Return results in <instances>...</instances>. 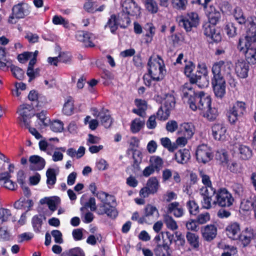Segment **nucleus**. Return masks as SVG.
<instances>
[{"mask_svg": "<svg viewBox=\"0 0 256 256\" xmlns=\"http://www.w3.org/2000/svg\"><path fill=\"white\" fill-rule=\"evenodd\" d=\"M200 114L206 118L208 120L212 121L216 118L218 116V112L215 108H212L210 106V108H208V110L204 111Z\"/></svg>", "mask_w": 256, "mask_h": 256, "instance_id": "79ce46f5", "label": "nucleus"}, {"mask_svg": "<svg viewBox=\"0 0 256 256\" xmlns=\"http://www.w3.org/2000/svg\"><path fill=\"white\" fill-rule=\"evenodd\" d=\"M224 30L229 37H234L237 34V28L232 22H228L226 25Z\"/></svg>", "mask_w": 256, "mask_h": 256, "instance_id": "49530a36", "label": "nucleus"}, {"mask_svg": "<svg viewBox=\"0 0 256 256\" xmlns=\"http://www.w3.org/2000/svg\"><path fill=\"white\" fill-rule=\"evenodd\" d=\"M170 112L161 106L157 112L158 118L160 120H166L168 118Z\"/></svg>", "mask_w": 256, "mask_h": 256, "instance_id": "5fc2aeb1", "label": "nucleus"}, {"mask_svg": "<svg viewBox=\"0 0 256 256\" xmlns=\"http://www.w3.org/2000/svg\"><path fill=\"white\" fill-rule=\"evenodd\" d=\"M197 222L194 220L190 219L186 223V226L188 230L197 232L198 230V226Z\"/></svg>", "mask_w": 256, "mask_h": 256, "instance_id": "6e6d98bb", "label": "nucleus"}, {"mask_svg": "<svg viewBox=\"0 0 256 256\" xmlns=\"http://www.w3.org/2000/svg\"><path fill=\"white\" fill-rule=\"evenodd\" d=\"M186 63L184 72L186 76L190 78V82L192 84H196L201 88L207 87L209 84V80L206 76H200L194 74L193 72L195 68V66L190 61L184 60Z\"/></svg>", "mask_w": 256, "mask_h": 256, "instance_id": "423d86ee", "label": "nucleus"}, {"mask_svg": "<svg viewBox=\"0 0 256 256\" xmlns=\"http://www.w3.org/2000/svg\"><path fill=\"white\" fill-rule=\"evenodd\" d=\"M248 64L243 60H238L234 64V71L236 76L241 78L248 76Z\"/></svg>", "mask_w": 256, "mask_h": 256, "instance_id": "dca6fc26", "label": "nucleus"}, {"mask_svg": "<svg viewBox=\"0 0 256 256\" xmlns=\"http://www.w3.org/2000/svg\"><path fill=\"white\" fill-rule=\"evenodd\" d=\"M226 230L229 238L234 240H238L240 232V224L236 222H232L226 226Z\"/></svg>", "mask_w": 256, "mask_h": 256, "instance_id": "4be33fe9", "label": "nucleus"}, {"mask_svg": "<svg viewBox=\"0 0 256 256\" xmlns=\"http://www.w3.org/2000/svg\"><path fill=\"white\" fill-rule=\"evenodd\" d=\"M30 12V8L26 3L14 5L12 8V14L9 16L8 22L12 24H16L20 19L28 16Z\"/></svg>", "mask_w": 256, "mask_h": 256, "instance_id": "6e6552de", "label": "nucleus"}, {"mask_svg": "<svg viewBox=\"0 0 256 256\" xmlns=\"http://www.w3.org/2000/svg\"><path fill=\"white\" fill-rule=\"evenodd\" d=\"M51 234L54 238L56 243L60 244L63 242L62 234L60 230H53L51 232Z\"/></svg>", "mask_w": 256, "mask_h": 256, "instance_id": "052dcab7", "label": "nucleus"}, {"mask_svg": "<svg viewBox=\"0 0 256 256\" xmlns=\"http://www.w3.org/2000/svg\"><path fill=\"white\" fill-rule=\"evenodd\" d=\"M96 196L102 202L98 209V214H106L108 216L115 218L118 216V212L113 206L115 204L114 196L104 192H98L96 194Z\"/></svg>", "mask_w": 256, "mask_h": 256, "instance_id": "39448f33", "label": "nucleus"}, {"mask_svg": "<svg viewBox=\"0 0 256 256\" xmlns=\"http://www.w3.org/2000/svg\"><path fill=\"white\" fill-rule=\"evenodd\" d=\"M144 6L146 10L151 14H156L158 12V5L154 0H145Z\"/></svg>", "mask_w": 256, "mask_h": 256, "instance_id": "c9c22d12", "label": "nucleus"}, {"mask_svg": "<svg viewBox=\"0 0 256 256\" xmlns=\"http://www.w3.org/2000/svg\"><path fill=\"white\" fill-rule=\"evenodd\" d=\"M240 158L243 160H247L252 156V151L246 146L240 145L238 148Z\"/></svg>", "mask_w": 256, "mask_h": 256, "instance_id": "e433bc0d", "label": "nucleus"}, {"mask_svg": "<svg viewBox=\"0 0 256 256\" xmlns=\"http://www.w3.org/2000/svg\"><path fill=\"white\" fill-rule=\"evenodd\" d=\"M32 223L34 231L39 232L40 231L42 223V216H34L32 218Z\"/></svg>", "mask_w": 256, "mask_h": 256, "instance_id": "37998d69", "label": "nucleus"}, {"mask_svg": "<svg viewBox=\"0 0 256 256\" xmlns=\"http://www.w3.org/2000/svg\"><path fill=\"white\" fill-rule=\"evenodd\" d=\"M186 238L192 248L194 249L198 248L200 246V238L198 234L188 232L186 234Z\"/></svg>", "mask_w": 256, "mask_h": 256, "instance_id": "c756f323", "label": "nucleus"}, {"mask_svg": "<svg viewBox=\"0 0 256 256\" xmlns=\"http://www.w3.org/2000/svg\"><path fill=\"white\" fill-rule=\"evenodd\" d=\"M96 117L100 120L102 124L106 128L110 127L112 124V120L108 110H102L98 112Z\"/></svg>", "mask_w": 256, "mask_h": 256, "instance_id": "393cba45", "label": "nucleus"}, {"mask_svg": "<svg viewBox=\"0 0 256 256\" xmlns=\"http://www.w3.org/2000/svg\"><path fill=\"white\" fill-rule=\"evenodd\" d=\"M150 165L156 171H160L162 168L163 165V160L161 158L158 156H154L150 160Z\"/></svg>", "mask_w": 256, "mask_h": 256, "instance_id": "f704fd0d", "label": "nucleus"}, {"mask_svg": "<svg viewBox=\"0 0 256 256\" xmlns=\"http://www.w3.org/2000/svg\"><path fill=\"white\" fill-rule=\"evenodd\" d=\"M76 38L78 40L83 42L86 46L93 47L94 46L92 42L93 35L90 32L84 31L78 32Z\"/></svg>", "mask_w": 256, "mask_h": 256, "instance_id": "5701e85b", "label": "nucleus"}, {"mask_svg": "<svg viewBox=\"0 0 256 256\" xmlns=\"http://www.w3.org/2000/svg\"><path fill=\"white\" fill-rule=\"evenodd\" d=\"M122 11L128 15L137 16L140 14V7L132 0H126L122 5Z\"/></svg>", "mask_w": 256, "mask_h": 256, "instance_id": "2eb2a0df", "label": "nucleus"}, {"mask_svg": "<svg viewBox=\"0 0 256 256\" xmlns=\"http://www.w3.org/2000/svg\"><path fill=\"white\" fill-rule=\"evenodd\" d=\"M50 129L54 132H61L64 130V124L60 120H54L50 124Z\"/></svg>", "mask_w": 256, "mask_h": 256, "instance_id": "3c124183", "label": "nucleus"}, {"mask_svg": "<svg viewBox=\"0 0 256 256\" xmlns=\"http://www.w3.org/2000/svg\"><path fill=\"white\" fill-rule=\"evenodd\" d=\"M46 112L44 110H42L40 112L36 114L38 118V122L40 127L46 126L50 123V120L46 116Z\"/></svg>", "mask_w": 256, "mask_h": 256, "instance_id": "a19ab883", "label": "nucleus"}, {"mask_svg": "<svg viewBox=\"0 0 256 256\" xmlns=\"http://www.w3.org/2000/svg\"><path fill=\"white\" fill-rule=\"evenodd\" d=\"M52 22L54 24H62L64 26H67L68 23L64 18L61 16H54L52 18Z\"/></svg>", "mask_w": 256, "mask_h": 256, "instance_id": "69168bd1", "label": "nucleus"}, {"mask_svg": "<svg viewBox=\"0 0 256 256\" xmlns=\"http://www.w3.org/2000/svg\"><path fill=\"white\" fill-rule=\"evenodd\" d=\"M210 220V215L208 212H206L200 214L196 218V222L200 224H204L209 221Z\"/></svg>", "mask_w": 256, "mask_h": 256, "instance_id": "13d9d810", "label": "nucleus"}, {"mask_svg": "<svg viewBox=\"0 0 256 256\" xmlns=\"http://www.w3.org/2000/svg\"><path fill=\"white\" fill-rule=\"evenodd\" d=\"M11 71L14 76L18 80H22L24 77V72L20 68L12 66L10 68Z\"/></svg>", "mask_w": 256, "mask_h": 256, "instance_id": "864d4df0", "label": "nucleus"}, {"mask_svg": "<svg viewBox=\"0 0 256 256\" xmlns=\"http://www.w3.org/2000/svg\"><path fill=\"white\" fill-rule=\"evenodd\" d=\"M156 256H170L171 254L168 244H158L154 250Z\"/></svg>", "mask_w": 256, "mask_h": 256, "instance_id": "c85d7f7f", "label": "nucleus"}, {"mask_svg": "<svg viewBox=\"0 0 256 256\" xmlns=\"http://www.w3.org/2000/svg\"><path fill=\"white\" fill-rule=\"evenodd\" d=\"M190 158V151L187 149H182L178 150L175 154L176 161L181 164H185L188 162Z\"/></svg>", "mask_w": 256, "mask_h": 256, "instance_id": "a878e982", "label": "nucleus"}, {"mask_svg": "<svg viewBox=\"0 0 256 256\" xmlns=\"http://www.w3.org/2000/svg\"><path fill=\"white\" fill-rule=\"evenodd\" d=\"M118 21L115 14H112L104 26L105 28H108L110 32L114 34L118 28Z\"/></svg>", "mask_w": 256, "mask_h": 256, "instance_id": "7c9ffc66", "label": "nucleus"}, {"mask_svg": "<svg viewBox=\"0 0 256 256\" xmlns=\"http://www.w3.org/2000/svg\"><path fill=\"white\" fill-rule=\"evenodd\" d=\"M232 66L230 61L220 60L214 62L212 68L213 75L212 80H225V76H230Z\"/></svg>", "mask_w": 256, "mask_h": 256, "instance_id": "0eeeda50", "label": "nucleus"}, {"mask_svg": "<svg viewBox=\"0 0 256 256\" xmlns=\"http://www.w3.org/2000/svg\"><path fill=\"white\" fill-rule=\"evenodd\" d=\"M174 238V235L171 234L170 232H162V244H166L169 246L172 244Z\"/></svg>", "mask_w": 256, "mask_h": 256, "instance_id": "4d7b16f0", "label": "nucleus"}, {"mask_svg": "<svg viewBox=\"0 0 256 256\" xmlns=\"http://www.w3.org/2000/svg\"><path fill=\"white\" fill-rule=\"evenodd\" d=\"M178 22L180 26L184 27L186 32H190L193 28H196L199 24V18L197 13L190 12L186 16L179 17Z\"/></svg>", "mask_w": 256, "mask_h": 256, "instance_id": "9d476101", "label": "nucleus"}, {"mask_svg": "<svg viewBox=\"0 0 256 256\" xmlns=\"http://www.w3.org/2000/svg\"><path fill=\"white\" fill-rule=\"evenodd\" d=\"M164 222L168 228L172 230H175L178 228L176 221L168 214H166L164 218Z\"/></svg>", "mask_w": 256, "mask_h": 256, "instance_id": "72a5a7b5", "label": "nucleus"}, {"mask_svg": "<svg viewBox=\"0 0 256 256\" xmlns=\"http://www.w3.org/2000/svg\"><path fill=\"white\" fill-rule=\"evenodd\" d=\"M200 176L202 178V184H204V186H212V182L210 180V178L208 176L205 174L204 172L202 170H199Z\"/></svg>", "mask_w": 256, "mask_h": 256, "instance_id": "680f3d73", "label": "nucleus"}, {"mask_svg": "<svg viewBox=\"0 0 256 256\" xmlns=\"http://www.w3.org/2000/svg\"><path fill=\"white\" fill-rule=\"evenodd\" d=\"M216 159L220 161L222 164L226 165L228 162L227 153L223 150L217 152L216 154Z\"/></svg>", "mask_w": 256, "mask_h": 256, "instance_id": "8fccbe9b", "label": "nucleus"}, {"mask_svg": "<svg viewBox=\"0 0 256 256\" xmlns=\"http://www.w3.org/2000/svg\"><path fill=\"white\" fill-rule=\"evenodd\" d=\"M160 186L158 178L156 176H152L148 180L146 186L140 190V195L142 198H147L150 194L156 193Z\"/></svg>", "mask_w": 256, "mask_h": 256, "instance_id": "f8f14e48", "label": "nucleus"}, {"mask_svg": "<svg viewBox=\"0 0 256 256\" xmlns=\"http://www.w3.org/2000/svg\"><path fill=\"white\" fill-rule=\"evenodd\" d=\"M60 200L58 197L54 196L50 198L48 202L49 209L52 212L55 211L58 206L60 204Z\"/></svg>", "mask_w": 256, "mask_h": 256, "instance_id": "de8ad7c7", "label": "nucleus"}, {"mask_svg": "<svg viewBox=\"0 0 256 256\" xmlns=\"http://www.w3.org/2000/svg\"><path fill=\"white\" fill-rule=\"evenodd\" d=\"M86 2L84 5V8L86 11L90 13L94 12V10L93 8L94 1L92 0H86Z\"/></svg>", "mask_w": 256, "mask_h": 256, "instance_id": "774afa93", "label": "nucleus"}, {"mask_svg": "<svg viewBox=\"0 0 256 256\" xmlns=\"http://www.w3.org/2000/svg\"><path fill=\"white\" fill-rule=\"evenodd\" d=\"M96 167L99 170H105L108 168V164L104 159L100 158L97 161Z\"/></svg>", "mask_w": 256, "mask_h": 256, "instance_id": "e2e57ef3", "label": "nucleus"}, {"mask_svg": "<svg viewBox=\"0 0 256 256\" xmlns=\"http://www.w3.org/2000/svg\"><path fill=\"white\" fill-rule=\"evenodd\" d=\"M188 4V0H172V4L173 8L178 10H185Z\"/></svg>", "mask_w": 256, "mask_h": 256, "instance_id": "c03bdc74", "label": "nucleus"}, {"mask_svg": "<svg viewBox=\"0 0 256 256\" xmlns=\"http://www.w3.org/2000/svg\"><path fill=\"white\" fill-rule=\"evenodd\" d=\"M46 176L47 177L46 184L48 186H52L56 183V178L54 169H48L46 172Z\"/></svg>", "mask_w": 256, "mask_h": 256, "instance_id": "a18cd8bd", "label": "nucleus"}, {"mask_svg": "<svg viewBox=\"0 0 256 256\" xmlns=\"http://www.w3.org/2000/svg\"><path fill=\"white\" fill-rule=\"evenodd\" d=\"M220 12L214 8L210 7L208 14V18L211 24H207L204 26V35L215 42H220L222 38L220 32L216 29L215 26V25L220 20Z\"/></svg>", "mask_w": 256, "mask_h": 256, "instance_id": "20e7f679", "label": "nucleus"}, {"mask_svg": "<svg viewBox=\"0 0 256 256\" xmlns=\"http://www.w3.org/2000/svg\"><path fill=\"white\" fill-rule=\"evenodd\" d=\"M212 84L216 96L223 97L226 93L225 80H212Z\"/></svg>", "mask_w": 256, "mask_h": 256, "instance_id": "412c9836", "label": "nucleus"}, {"mask_svg": "<svg viewBox=\"0 0 256 256\" xmlns=\"http://www.w3.org/2000/svg\"><path fill=\"white\" fill-rule=\"evenodd\" d=\"M186 206L190 214L196 215L198 212L199 207L194 200H190L187 202Z\"/></svg>", "mask_w": 256, "mask_h": 256, "instance_id": "09e8293b", "label": "nucleus"}, {"mask_svg": "<svg viewBox=\"0 0 256 256\" xmlns=\"http://www.w3.org/2000/svg\"><path fill=\"white\" fill-rule=\"evenodd\" d=\"M178 128V124L175 120L168 121L166 124V129L170 132H174Z\"/></svg>", "mask_w": 256, "mask_h": 256, "instance_id": "0e129e2a", "label": "nucleus"}, {"mask_svg": "<svg viewBox=\"0 0 256 256\" xmlns=\"http://www.w3.org/2000/svg\"><path fill=\"white\" fill-rule=\"evenodd\" d=\"M183 99L190 105V108L193 110H199L200 114L205 110H208L211 106L210 96L203 92L195 94L192 86L190 84L184 86L183 90Z\"/></svg>", "mask_w": 256, "mask_h": 256, "instance_id": "f03ea898", "label": "nucleus"}, {"mask_svg": "<svg viewBox=\"0 0 256 256\" xmlns=\"http://www.w3.org/2000/svg\"><path fill=\"white\" fill-rule=\"evenodd\" d=\"M144 120L140 118H135L131 124L130 129L133 133L138 132L144 126Z\"/></svg>", "mask_w": 256, "mask_h": 256, "instance_id": "4c0bfd02", "label": "nucleus"}, {"mask_svg": "<svg viewBox=\"0 0 256 256\" xmlns=\"http://www.w3.org/2000/svg\"><path fill=\"white\" fill-rule=\"evenodd\" d=\"M212 134L215 140H220L226 138V129L222 124H214L212 128Z\"/></svg>", "mask_w": 256, "mask_h": 256, "instance_id": "6ab92c4d", "label": "nucleus"}, {"mask_svg": "<svg viewBox=\"0 0 256 256\" xmlns=\"http://www.w3.org/2000/svg\"><path fill=\"white\" fill-rule=\"evenodd\" d=\"M180 130L188 138H190L195 132V128L192 122H184L180 124Z\"/></svg>", "mask_w": 256, "mask_h": 256, "instance_id": "cd10ccee", "label": "nucleus"}, {"mask_svg": "<svg viewBox=\"0 0 256 256\" xmlns=\"http://www.w3.org/2000/svg\"><path fill=\"white\" fill-rule=\"evenodd\" d=\"M218 248L222 250H230V253L224 251L221 256H232L234 255L237 252L236 248L234 246L226 245L222 242H220L218 244Z\"/></svg>", "mask_w": 256, "mask_h": 256, "instance_id": "ea45409f", "label": "nucleus"}, {"mask_svg": "<svg viewBox=\"0 0 256 256\" xmlns=\"http://www.w3.org/2000/svg\"><path fill=\"white\" fill-rule=\"evenodd\" d=\"M168 214H172L176 218H180L184 214V210L177 202L170 203L166 206Z\"/></svg>", "mask_w": 256, "mask_h": 256, "instance_id": "aec40b11", "label": "nucleus"}, {"mask_svg": "<svg viewBox=\"0 0 256 256\" xmlns=\"http://www.w3.org/2000/svg\"><path fill=\"white\" fill-rule=\"evenodd\" d=\"M74 100L72 98H68L64 104L62 112L67 116L72 114L74 110Z\"/></svg>", "mask_w": 256, "mask_h": 256, "instance_id": "2f4dec72", "label": "nucleus"}, {"mask_svg": "<svg viewBox=\"0 0 256 256\" xmlns=\"http://www.w3.org/2000/svg\"><path fill=\"white\" fill-rule=\"evenodd\" d=\"M252 236L253 230L246 228L239 234L238 239L244 246H246L250 243Z\"/></svg>", "mask_w": 256, "mask_h": 256, "instance_id": "bb28decb", "label": "nucleus"}, {"mask_svg": "<svg viewBox=\"0 0 256 256\" xmlns=\"http://www.w3.org/2000/svg\"><path fill=\"white\" fill-rule=\"evenodd\" d=\"M232 188L234 193L239 196H242L244 192L242 186L238 183H234L232 186Z\"/></svg>", "mask_w": 256, "mask_h": 256, "instance_id": "338daca9", "label": "nucleus"}, {"mask_svg": "<svg viewBox=\"0 0 256 256\" xmlns=\"http://www.w3.org/2000/svg\"><path fill=\"white\" fill-rule=\"evenodd\" d=\"M64 252L67 256H84V252L78 247L65 250Z\"/></svg>", "mask_w": 256, "mask_h": 256, "instance_id": "603ef678", "label": "nucleus"}, {"mask_svg": "<svg viewBox=\"0 0 256 256\" xmlns=\"http://www.w3.org/2000/svg\"><path fill=\"white\" fill-rule=\"evenodd\" d=\"M234 202V198L232 194L226 189L222 188L216 192L213 204L220 207H230L232 205Z\"/></svg>", "mask_w": 256, "mask_h": 256, "instance_id": "1a4fd4ad", "label": "nucleus"}, {"mask_svg": "<svg viewBox=\"0 0 256 256\" xmlns=\"http://www.w3.org/2000/svg\"><path fill=\"white\" fill-rule=\"evenodd\" d=\"M201 232L205 240L210 241L216 236L217 228L214 224H208L202 228Z\"/></svg>", "mask_w": 256, "mask_h": 256, "instance_id": "a211bd4d", "label": "nucleus"}, {"mask_svg": "<svg viewBox=\"0 0 256 256\" xmlns=\"http://www.w3.org/2000/svg\"><path fill=\"white\" fill-rule=\"evenodd\" d=\"M148 64V74H144L143 79L144 84L149 86L152 80L159 81L164 78L166 70L162 60L158 56L150 57Z\"/></svg>", "mask_w": 256, "mask_h": 256, "instance_id": "7ed1b4c3", "label": "nucleus"}, {"mask_svg": "<svg viewBox=\"0 0 256 256\" xmlns=\"http://www.w3.org/2000/svg\"><path fill=\"white\" fill-rule=\"evenodd\" d=\"M196 154L198 162L206 164L212 158V150L207 145L204 144L198 147Z\"/></svg>", "mask_w": 256, "mask_h": 256, "instance_id": "4468645a", "label": "nucleus"}, {"mask_svg": "<svg viewBox=\"0 0 256 256\" xmlns=\"http://www.w3.org/2000/svg\"><path fill=\"white\" fill-rule=\"evenodd\" d=\"M10 216L11 212L8 209L4 208L0 209V220H1L2 222L8 220Z\"/></svg>", "mask_w": 256, "mask_h": 256, "instance_id": "bf43d9fd", "label": "nucleus"}, {"mask_svg": "<svg viewBox=\"0 0 256 256\" xmlns=\"http://www.w3.org/2000/svg\"><path fill=\"white\" fill-rule=\"evenodd\" d=\"M175 106L174 98L172 95H166L164 100L162 101V104L161 106L163 107L164 110H166L170 112Z\"/></svg>", "mask_w": 256, "mask_h": 256, "instance_id": "473e14b6", "label": "nucleus"}, {"mask_svg": "<svg viewBox=\"0 0 256 256\" xmlns=\"http://www.w3.org/2000/svg\"><path fill=\"white\" fill-rule=\"evenodd\" d=\"M159 217V212L156 208L151 204H148L144 208V214L138 220V223L151 224Z\"/></svg>", "mask_w": 256, "mask_h": 256, "instance_id": "ddd939ff", "label": "nucleus"}, {"mask_svg": "<svg viewBox=\"0 0 256 256\" xmlns=\"http://www.w3.org/2000/svg\"><path fill=\"white\" fill-rule=\"evenodd\" d=\"M246 104L242 101H238L230 108L227 116L231 124L235 123L238 118L242 116L246 112Z\"/></svg>", "mask_w": 256, "mask_h": 256, "instance_id": "9b49d317", "label": "nucleus"}, {"mask_svg": "<svg viewBox=\"0 0 256 256\" xmlns=\"http://www.w3.org/2000/svg\"><path fill=\"white\" fill-rule=\"evenodd\" d=\"M234 16L240 24H245L247 28V35L239 40V48L245 53L248 62L254 64L256 63V23L252 18L246 21L239 8L235 9Z\"/></svg>", "mask_w": 256, "mask_h": 256, "instance_id": "f257e3e1", "label": "nucleus"}, {"mask_svg": "<svg viewBox=\"0 0 256 256\" xmlns=\"http://www.w3.org/2000/svg\"><path fill=\"white\" fill-rule=\"evenodd\" d=\"M29 161L30 162V169L34 170H42L46 164L45 160L43 158L36 155L30 156Z\"/></svg>", "mask_w": 256, "mask_h": 256, "instance_id": "b1692460", "label": "nucleus"}, {"mask_svg": "<svg viewBox=\"0 0 256 256\" xmlns=\"http://www.w3.org/2000/svg\"><path fill=\"white\" fill-rule=\"evenodd\" d=\"M31 109L32 107L30 105L23 104L20 106L18 110V112L20 116L21 124L26 128H28L29 126V116Z\"/></svg>", "mask_w": 256, "mask_h": 256, "instance_id": "f3484780", "label": "nucleus"}, {"mask_svg": "<svg viewBox=\"0 0 256 256\" xmlns=\"http://www.w3.org/2000/svg\"><path fill=\"white\" fill-rule=\"evenodd\" d=\"M216 190L212 186H202L200 189V194L203 196L212 198L214 194L216 195Z\"/></svg>", "mask_w": 256, "mask_h": 256, "instance_id": "58836bf2", "label": "nucleus"}]
</instances>
